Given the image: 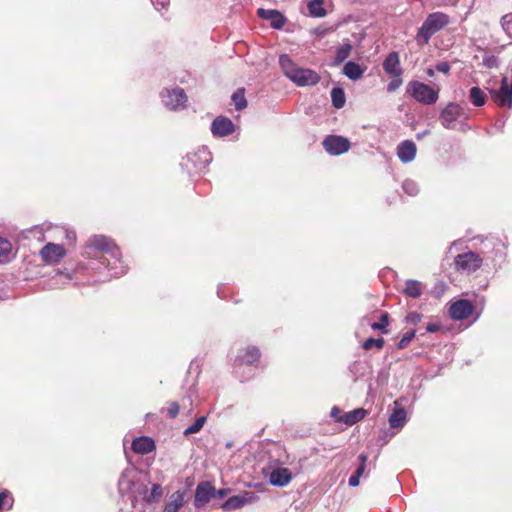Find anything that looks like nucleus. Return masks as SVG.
<instances>
[{
    "label": "nucleus",
    "mask_w": 512,
    "mask_h": 512,
    "mask_svg": "<svg viewBox=\"0 0 512 512\" xmlns=\"http://www.w3.org/2000/svg\"><path fill=\"white\" fill-rule=\"evenodd\" d=\"M88 247L105 252L101 257V263L106 265L112 277L117 278L126 273L127 269L121 260L120 251L110 239L103 235L93 236L88 240Z\"/></svg>",
    "instance_id": "1"
},
{
    "label": "nucleus",
    "mask_w": 512,
    "mask_h": 512,
    "mask_svg": "<svg viewBox=\"0 0 512 512\" xmlns=\"http://www.w3.org/2000/svg\"><path fill=\"white\" fill-rule=\"evenodd\" d=\"M279 65L283 74L297 86H314L321 79L316 71L299 67L287 54L279 56Z\"/></svg>",
    "instance_id": "2"
},
{
    "label": "nucleus",
    "mask_w": 512,
    "mask_h": 512,
    "mask_svg": "<svg viewBox=\"0 0 512 512\" xmlns=\"http://www.w3.org/2000/svg\"><path fill=\"white\" fill-rule=\"evenodd\" d=\"M118 490L122 496L131 500L133 506L142 495L146 496V485L141 480L140 472L134 467H128L121 473Z\"/></svg>",
    "instance_id": "3"
},
{
    "label": "nucleus",
    "mask_w": 512,
    "mask_h": 512,
    "mask_svg": "<svg viewBox=\"0 0 512 512\" xmlns=\"http://www.w3.org/2000/svg\"><path fill=\"white\" fill-rule=\"evenodd\" d=\"M450 23V17L443 12L429 14L418 29L416 41L419 45L429 43L431 37Z\"/></svg>",
    "instance_id": "4"
},
{
    "label": "nucleus",
    "mask_w": 512,
    "mask_h": 512,
    "mask_svg": "<svg viewBox=\"0 0 512 512\" xmlns=\"http://www.w3.org/2000/svg\"><path fill=\"white\" fill-rule=\"evenodd\" d=\"M406 90L414 100L423 105H433L439 98L438 90L420 81L409 82Z\"/></svg>",
    "instance_id": "5"
},
{
    "label": "nucleus",
    "mask_w": 512,
    "mask_h": 512,
    "mask_svg": "<svg viewBox=\"0 0 512 512\" xmlns=\"http://www.w3.org/2000/svg\"><path fill=\"white\" fill-rule=\"evenodd\" d=\"M264 473L269 478V483L276 487H285L293 479V473L290 469L281 467L277 462H270L264 469Z\"/></svg>",
    "instance_id": "6"
},
{
    "label": "nucleus",
    "mask_w": 512,
    "mask_h": 512,
    "mask_svg": "<svg viewBox=\"0 0 512 512\" xmlns=\"http://www.w3.org/2000/svg\"><path fill=\"white\" fill-rule=\"evenodd\" d=\"M163 104L170 110H178L185 107L187 96L183 89H165L161 92Z\"/></svg>",
    "instance_id": "7"
},
{
    "label": "nucleus",
    "mask_w": 512,
    "mask_h": 512,
    "mask_svg": "<svg viewBox=\"0 0 512 512\" xmlns=\"http://www.w3.org/2000/svg\"><path fill=\"white\" fill-rule=\"evenodd\" d=\"M483 259L475 252L469 251L459 254L455 258V265L458 270L468 273L474 272L482 265Z\"/></svg>",
    "instance_id": "8"
},
{
    "label": "nucleus",
    "mask_w": 512,
    "mask_h": 512,
    "mask_svg": "<svg viewBox=\"0 0 512 512\" xmlns=\"http://www.w3.org/2000/svg\"><path fill=\"white\" fill-rule=\"evenodd\" d=\"M323 147L330 155H341L350 149V142L343 136L329 135L323 140Z\"/></svg>",
    "instance_id": "9"
},
{
    "label": "nucleus",
    "mask_w": 512,
    "mask_h": 512,
    "mask_svg": "<svg viewBox=\"0 0 512 512\" xmlns=\"http://www.w3.org/2000/svg\"><path fill=\"white\" fill-rule=\"evenodd\" d=\"M260 359V352L258 348L254 346H247L245 349L239 352L237 355L235 362H234V368L236 369V372L238 373L239 370L244 366H253L255 365Z\"/></svg>",
    "instance_id": "10"
},
{
    "label": "nucleus",
    "mask_w": 512,
    "mask_h": 512,
    "mask_svg": "<svg viewBox=\"0 0 512 512\" xmlns=\"http://www.w3.org/2000/svg\"><path fill=\"white\" fill-rule=\"evenodd\" d=\"M259 499L258 495L254 492H244L242 494L232 496L227 499L222 508L225 511L237 510L244 507L247 504H252L257 502Z\"/></svg>",
    "instance_id": "11"
},
{
    "label": "nucleus",
    "mask_w": 512,
    "mask_h": 512,
    "mask_svg": "<svg viewBox=\"0 0 512 512\" xmlns=\"http://www.w3.org/2000/svg\"><path fill=\"white\" fill-rule=\"evenodd\" d=\"M43 261L57 263L66 255L65 248L60 244L47 243L40 251Z\"/></svg>",
    "instance_id": "12"
},
{
    "label": "nucleus",
    "mask_w": 512,
    "mask_h": 512,
    "mask_svg": "<svg viewBox=\"0 0 512 512\" xmlns=\"http://www.w3.org/2000/svg\"><path fill=\"white\" fill-rule=\"evenodd\" d=\"M214 497L216 489L209 482L200 483L195 491L194 504L197 508L202 507Z\"/></svg>",
    "instance_id": "13"
},
{
    "label": "nucleus",
    "mask_w": 512,
    "mask_h": 512,
    "mask_svg": "<svg viewBox=\"0 0 512 512\" xmlns=\"http://www.w3.org/2000/svg\"><path fill=\"white\" fill-rule=\"evenodd\" d=\"M235 130L233 122L224 116L216 117L211 124V132L215 137H225Z\"/></svg>",
    "instance_id": "14"
},
{
    "label": "nucleus",
    "mask_w": 512,
    "mask_h": 512,
    "mask_svg": "<svg viewBox=\"0 0 512 512\" xmlns=\"http://www.w3.org/2000/svg\"><path fill=\"white\" fill-rule=\"evenodd\" d=\"M473 312V305L468 300H458L451 304L449 308L450 317L454 320L467 319Z\"/></svg>",
    "instance_id": "15"
},
{
    "label": "nucleus",
    "mask_w": 512,
    "mask_h": 512,
    "mask_svg": "<svg viewBox=\"0 0 512 512\" xmlns=\"http://www.w3.org/2000/svg\"><path fill=\"white\" fill-rule=\"evenodd\" d=\"M461 113V108L456 103H449L440 113V121L441 124L446 129H452L454 127V122L459 118Z\"/></svg>",
    "instance_id": "16"
},
{
    "label": "nucleus",
    "mask_w": 512,
    "mask_h": 512,
    "mask_svg": "<svg viewBox=\"0 0 512 512\" xmlns=\"http://www.w3.org/2000/svg\"><path fill=\"white\" fill-rule=\"evenodd\" d=\"M187 163H184L186 168H189L188 163H192L195 169L205 167L211 161V155L206 148H200L193 154H188L186 157Z\"/></svg>",
    "instance_id": "17"
},
{
    "label": "nucleus",
    "mask_w": 512,
    "mask_h": 512,
    "mask_svg": "<svg viewBox=\"0 0 512 512\" xmlns=\"http://www.w3.org/2000/svg\"><path fill=\"white\" fill-rule=\"evenodd\" d=\"M417 147L413 141L405 140L397 146V156L403 163H410L416 157Z\"/></svg>",
    "instance_id": "18"
},
{
    "label": "nucleus",
    "mask_w": 512,
    "mask_h": 512,
    "mask_svg": "<svg viewBox=\"0 0 512 512\" xmlns=\"http://www.w3.org/2000/svg\"><path fill=\"white\" fill-rule=\"evenodd\" d=\"M258 15L262 19L270 21V25L275 29H281L285 25V17L277 10L258 9Z\"/></svg>",
    "instance_id": "19"
},
{
    "label": "nucleus",
    "mask_w": 512,
    "mask_h": 512,
    "mask_svg": "<svg viewBox=\"0 0 512 512\" xmlns=\"http://www.w3.org/2000/svg\"><path fill=\"white\" fill-rule=\"evenodd\" d=\"M384 71L394 77H399L402 73L399 56L396 52L390 53L383 62Z\"/></svg>",
    "instance_id": "20"
},
{
    "label": "nucleus",
    "mask_w": 512,
    "mask_h": 512,
    "mask_svg": "<svg viewBox=\"0 0 512 512\" xmlns=\"http://www.w3.org/2000/svg\"><path fill=\"white\" fill-rule=\"evenodd\" d=\"M132 449L138 454H148L155 450V443L153 439L149 437H138L132 442Z\"/></svg>",
    "instance_id": "21"
},
{
    "label": "nucleus",
    "mask_w": 512,
    "mask_h": 512,
    "mask_svg": "<svg viewBox=\"0 0 512 512\" xmlns=\"http://www.w3.org/2000/svg\"><path fill=\"white\" fill-rule=\"evenodd\" d=\"M367 415V411L363 408H358L343 414L339 419L338 423H343L347 426H352L357 422L361 421Z\"/></svg>",
    "instance_id": "22"
},
{
    "label": "nucleus",
    "mask_w": 512,
    "mask_h": 512,
    "mask_svg": "<svg viewBox=\"0 0 512 512\" xmlns=\"http://www.w3.org/2000/svg\"><path fill=\"white\" fill-rule=\"evenodd\" d=\"M184 504V495L180 491L174 492L165 504L163 512H178Z\"/></svg>",
    "instance_id": "23"
},
{
    "label": "nucleus",
    "mask_w": 512,
    "mask_h": 512,
    "mask_svg": "<svg viewBox=\"0 0 512 512\" xmlns=\"http://www.w3.org/2000/svg\"><path fill=\"white\" fill-rule=\"evenodd\" d=\"M343 73L351 80H358L362 77L364 70L355 62L349 61L344 65Z\"/></svg>",
    "instance_id": "24"
},
{
    "label": "nucleus",
    "mask_w": 512,
    "mask_h": 512,
    "mask_svg": "<svg viewBox=\"0 0 512 512\" xmlns=\"http://www.w3.org/2000/svg\"><path fill=\"white\" fill-rule=\"evenodd\" d=\"M407 421V414L403 408L396 409L389 417L391 428H402Z\"/></svg>",
    "instance_id": "25"
},
{
    "label": "nucleus",
    "mask_w": 512,
    "mask_h": 512,
    "mask_svg": "<svg viewBox=\"0 0 512 512\" xmlns=\"http://www.w3.org/2000/svg\"><path fill=\"white\" fill-rule=\"evenodd\" d=\"M404 294L411 298H418L422 294V284L416 280H407L405 282Z\"/></svg>",
    "instance_id": "26"
},
{
    "label": "nucleus",
    "mask_w": 512,
    "mask_h": 512,
    "mask_svg": "<svg viewBox=\"0 0 512 512\" xmlns=\"http://www.w3.org/2000/svg\"><path fill=\"white\" fill-rule=\"evenodd\" d=\"M469 99L474 106L481 107L485 105L487 96L482 89L474 86L469 90Z\"/></svg>",
    "instance_id": "27"
},
{
    "label": "nucleus",
    "mask_w": 512,
    "mask_h": 512,
    "mask_svg": "<svg viewBox=\"0 0 512 512\" xmlns=\"http://www.w3.org/2000/svg\"><path fill=\"white\" fill-rule=\"evenodd\" d=\"M324 0H311L308 3L309 13L314 17H324L326 15V10L323 7Z\"/></svg>",
    "instance_id": "28"
},
{
    "label": "nucleus",
    "mask_w": 512,
    "mask_h": 512,
    "mask_svg": "<svg viewBox=\"0 0 512 512\" xmlns=\"http://www.w3.org/2000/svg\"><path fill=\"white\" fill-rule=\"evenodd\" d=\"M332 104L335 108L340 109L345 105V93L342 88L335 87L331 91Z\"/></svg>",
    "instance_id": "29"
},
{
    "label": "nucleus",
    "mask_w": 512,
    "mask_h": 512,
    "mask_svg": "<svg viewBox=\"0 0 512 512\" xmlns=\"http://www.w3.org/2000/svg\"><path fill=\"white\" fill-rule=\"evenodd\" d=\"M351 51L352 46L350 43H344L340 47H338L335 54V65H338L342 63L344 60H346L349 57Z\"/></svg>",
    "instance_id": "30"
},
{
    "label": "nucleus",
    "mask_w": 512,
    "mask_h": 512,
    "mask_svg": "<svg viewBox=\"0 0 512 512\" xmlns=\"http://www.w3.org/2000/svg\"><path fill=\"white\" fill-rule=\"evenodd\" d=\"M11 250V243L4 238H0V263H5L10 259Z\"/></svg>",
    "instance_id": "31"
},
{
    "label": "nucleus",
    "mask_w": 512,
    "mask_h": 512,
    "mask_svg": "<svg viewBox=\"0 0 512 512\" xmlns=\"http://www.w3.org/2000/svg\"><path fill=\"white\" fill-rule=\"evenodd\" d=\"M163 490L162 487L159 484H154L151 488V492L148 493L146 490V496L142 495L140 499H143L147 502L154 501L156 499H159L162 496Z\"/></svg>",
    "instance_id": "32"
},
{
    "label": "nucleus",
    "mask_w": 512,
    "mask_h": 512,
    "mask_svg": "<svg viewBox=\"0 0 512 512\" xmlns=\"http://www.w3.org/2000/svg\"><path fill=\"white\" fill-rule=\"evenodd\" d=\"M232 101H233V104H234L236 110H242L247 106V101L245 99L243 90H237L232 95Z\"/></svg>",
    "instance_id": "33"
},
{
    "label": "nucleus",
    "mask_w": 512,
    "mask_h": 512,
    "mask_svg": "<svg viewBox=\"0 0 512 512\" xmlns=\"http://www.w3.org/2000/svg\"><path fill=\"white\" fill-rule=\"evenodd\" d=\"M13 497L8 490L0 492V511L3 509H11L13 505Z\"/></svg>",
    "instance_id": "34"
},
{
    "label": "nucleus",
    "mask_w": 512,
    "mask_h": 512,
    "mask_svg": "<svg viewBox=\"0 0 512 512\" xmlns=\"http://www.w3.org/2000/svg\"><path fill=\"white\" fill-rule=\"evenodd\" d=\"M205 422H206L205 416L199 417L198 419H196V421L191 426H189L188 428L185 429L184 435L198 433L204 426Z\"/></svg>",
    "instance_id": "35"
},
{
    "label": "nucleus",
    "mask_w": 512,
    "mask_h": 512,
    "mask_svg": "<svg viewBox=\"0 0 512 512\" xmlns=\"http://www.w3.org/2000/svg\"><path fill=\"white\" fill-rule=\"evenodd\" d=\"M402 188L406 194L409 196H415L419 192V186L418 184L410 179H407L403 182Z\"/></svg>",
    "instance_id": "36"
},
{
    "label": "nucleus",
    "mask_w": 512,
    "mask_h": 512,
    "mask_svg": "<svg viewBox=\"0 0 512 512\" xmlns=\"http://www.w3.org/2000/svg\"><path fill=\"white\" fill-rule=\"evenodd\" d=\"M501 26L507 35L512 38V13L506 14L501 18Z\"/></svg>",
    "instance_id": "37"
},
{
    "label": "nucleus",
    "mask_w": 512,
    "mask_h": 512,
    "mask_svg": "<svg viewBox=\"0 0 512 512\" xmlns=\"http://www.w3.org/2000/svg\"><path fill=\"white\" fill-rule=\"evenodd\" d=\"M384 345V340L382 338H378V339H374V338H368L364 343H363V348L365 350H369L371 349L372 347H377L378 349H381Z\"/></svg>",
    "instance_id": "38"
},
{
    "label": "nucleus",
    "mask_w": 512,
    "mask_h": 512,
    "mask_svg": "<svg viewBox=\"0 0 512 512\" xmlns=\"http://www.w3.org/2000/svg\"><path fill=\"white\" fill-rule=\"evenodd\" d=\"M367 460H368V456L366 454L362 453L359 455L360 464L354 474H356L359 477H362L364 475L365 470H366Z\"/></svg>",
    "instance_id": "39"
},
{
    "label": "nucleus",
    "mask_w": 512,
    "mask_h": 512,
    "mask_svg": "<svg viewBox=\"0 0 512 512\" xmlns=\"http://www.w3.org/2000/svg\"><path fill=\"white\" fill-rule=\"evenodd\" d=\"M387 325H388V315L387 314H383L381 316L380 322L373 323L371 325V327L374 330H381L384 333H386L387 331L385 330V328H386Z\"/></svg>",
    "instance_id": "40"
},
{
    "label": "nucleus",
    "mask_w": 512,
    "mask_h": 512,
    "mask_svg": "<svg viewBox=\"0 0 512 512\" xmlns=\"http://www.w3.org/2000/svg\"><path fill=\"white\" fill-rule=\"evenodd\" d=\"M421 314L417 312H411L406 316V321L410 324L416 325L421 321Z\"/></svg>",
    "instance_id": "41"
},
{
    "label": "nucleus",
    "mask_w": 512,
    "mask_h": 512,
    "mask_svg": "<svg viewBox=\"0 0 512 512\" xmlns=\"http://www.w3.org/2000/svg\"><path fill=\"white\" fill-rule=\"evenodd\" d=\"M451 69V66L448 62L446 61H443V62H439L436 67H435V70L440 72V73H444V74H448L449 71Z\"/></svg>",
    "instance_id": "42"
},
{
    "label": "nucleus",
    "mask_w": 512,
    "mask_h": 512,
    "mask_svg": "<svg viewBox=\"0 0 512 512\" xmlns=\"http://www.w3.org/2000/svg\"><path fill=\"white\" fill-rule=\"evenodd\" d=\"M402 84V80L399 77H396L392 81L389 82L387 86L388 92H394L396 91Z\"/></svg>",
    "instance_id": "43"
},
{
    "label": "nucleus",
    "mask_w": 512,
    "mask_h": 512,
    "mask_svg": "<svg viewBox=\"0 0 512 512\" xmlns=\"http://www.w3.org/2000/svg\"><path fill=\"white\" fill-rule=\"evenodd\" d=\"M414 336H415V331L406 333L400 340L399 346L404 347L414 338Z\"/></svg>",
    "instance_id": "44"
},
{
    "label": "nucleus",
    "mask_w": 512,
    "mask_h": 512,
    "mask_svg": "<svg viewBox=\"0 0 512 512\" xmlns=\"http://www.w3.org/2000/svg\"><path fill=\"white\" fill-rule=\"evenodd\" d=\"M179 413V405L177 403H172L168 408V415L171 418H175Z\"/></svg>",
    "instance_id": "45"
},
{
    "label": "nucleus",
    "mask_w": 512,
    "mask_h": 512,
    "mask_svg": "<svg viewBox=\"0 0 512 512\" xmlns=\"http://www.w3.org/2000/svg\"><path fill=\"white\" fill-rule=\"evenodd\" d=\"M360 478H361V477L357 476L356 474L351 475V476H350V478H349V485H350L351 487H356V486H358V485H359V483H360Z\"/></svg>",
    "instance_id": "46"
},
{
    "label": "nucleus",
    "mask_w": 512,
    "mask_h": 512,
    "mask_svg": "<svg viewBox=\"0 0 512 512\" xmlns=\"http://www.w3.org/2000/svg\"><path fill=\"white\" fill-rule=\"evenodd\" d=\"M440 329V325L437 323H429L426 326V330L430 333L437 332Z\"/></svg>",
    "instance_id": "47"
},
{
    "label": "nucleus",
    "mask_w": 512,
    "mask_h": 512,
    "mask_svg": "<svg viewBox=\"0 0 512 512\" xmlns=\"http://www.w3.org/2000/svg\"><path fill=\"white\" fill-rule=\"evenodd\" d=\"M340 412V409L337 406H334L330 411V416L337 421V419H339L342 416L340 415Z\"/></svg>",
    "instance_id": "48"
},
{
    "label": "nucleus",
    "mask_w": 512,
    "mask_h": 512,
    "mask_svg": "<svg viewBox=\"0 0 512 512\" xmlns=\"http://www.w3.org/2000/svg\"><path fill=\"white\" fill-rule=\"evenodd\" d=\"M226 494H227V490H225V489H220V490L216 491V496L219 498H223Z\"/></svg>",
    "instance_id": "49"
},
{
    "label": "nucleus",
    "mask_w": 512,
    "mask_h": 512,
    "mask_svg": "<svg viewBox=\"0 0 512 512\" xmlns=\"http://www.w3.org/2000/svg\"><path fill=\"white\" fill-rule=\"evenodd\" d=\"M426 73L429 77H433L435 75V70L432 68H428Z\"/></svg>",
    "instance_id": "50"
},
{
    "label": "nucleus",
    "mask_w": 512,
    "mask_h": 512,
    "mask_svg": "<svg viewBox=\"0 0 512 512\" xmlns=\"http://www.w3.org/2000/svg\"><path fill=\"white\" fill-rule=\"evenodd\" d=\"M428 133H429V131H427V130H426V131H423L422 133H418V134H417V138H418V139H421L422 137H424V136H425V135H427Z\"/></svg>",
    "instance_id": "51"
},
{
    "label": "nucleus",
    "mask_w": 512,
    "mask_h": 512,
    "mask_svg": "<svg viewBox=\"0 0 512 512\" xmlns=\"http://www.w3.org/2000/svg\"><path fill=\"white\" fill-rule=\"evenodd\" d=\"M67 238H69V239H71V240L75 239V234H74V232H68V233H67Z\"/></svg>",
    "instance_id": "52"
},
{
    "label": "nucleus",
    "mask_w": 512,
    "mask_h": 512,
    "mask_svg": "<svg viewBox=\"0 0 512 512\" xmlns=\"http://www.w3.org/2000/svg\"><path fill=\"white\" fill-rule=\"evenodd\" d=\"M226 447H227V448H231V447H232V443H231V442H228V443L226 444Z\"/></svg>",
    "instance_id": "53"
}]
</instances>
